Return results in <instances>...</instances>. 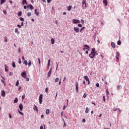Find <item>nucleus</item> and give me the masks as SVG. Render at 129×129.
I'll list each match as a JSON object with an SVG mask.
<instances>
[{
    "label": "nucleus",
    "instance_id": "nucleus-1",
    "mask_svg": "<svg viewBox=\"0 0 129 129\" xmlns=\"http://www.w3.org/2000/svg\"><path fill=\"white\" fill-rule=\"evenodd\" d=\"M96 55H98V53L95 51V48H93L92 49L91 53L89 54V57L91 58H93L94 57H95Z\"/></svg>",
    "mask_w": 129,
    "mask_h": 129
},
{
    "label": "nucleus",
    "instance_id": "nucleus-2",
    "mask_svg": "<svg viewBox=\"0 0 129 129\" xmlns=\"http://www.w3.org/2000/svg\"><path fill=\"white\" fill-rule=\"evenodd\" d=\"M39 104H42V102H43V94H40L39 97Z\"/></svg>",
    "mask_w": 129,
    "mask_h": 129
},
{
    "label": "nucleus",
    "instance_id": "nucleus-3",
    "mask_svg": "<svg viewBox=\"0 0 129 129\" xmlns=\"http://www.w3.org/2000/svg\"><path fill=\"white\" fill-rule=\"evenodd\" d=\"M85 47H86L87 48L85 47V48H84L83 50H84V51H85L86 54H88V50H89L88 49H89V46H88V45H85Z\"/></svg>",
    "mask_w": 129,
    "mask_h": 129
},
{
    "label": "nucleus",
    "instance_id": "nucleus-4",
    "mask_svg": "<svg viewBox=\"0 0 129 129\" xmlns=\"http://www.w3.org/2000/svg\"><path fill=\"white\" fill-rule=\"evenodd\" d=\"M84 79L86 80V81H88V84L89 85L90 84V81H89V79L87 76H84Z\"/></svg>",
    "mask_w": 129,
    "mask_h": 129
},
{
    "label": "nucleus",
    "instance_id": "nucleus-5",
    "mask_svg": "<svg viewBox=\"0 0 129 129\" xmlns=\"http://www.w3.org/2000/svg\"><path fill=\"white\" fill-rule=\"evenodd\" d=\"M21 76H22V77H23V78H24L25 79H26V78H27V72H24L22 73Z\"/></svg>",
    "mask_w": 129,
    "mask_h": 129
},
{
    "label": "nucleus",
    "instance_id": "nucleus-6",
    "mask_svg": "<svg viewBox=\"0 0 129 129\" xmlns=\"http://www.w3.org/2000/svg\"><path fill=\"white\" fill-rule=\"evenodd\" d=\"M80 21L79 20L73 19V24H80Z\"/></svg>",
    "mask_w": 129,
    "mask_h": 129
},
{
    "label": "nucleus",
    "instance_id": "nucleus-7",
    "mask_svg": "<svg viewBox=\"0 0 129 129\" xmlns=\"http://www.w3.org/2000/svg\"><path fill=\"white\" fill-rule=\"evenodd\" d=\"M119 55H120V54L119 52H117L116 54L115 58H116L117 61H118L119 60Z\"/></svg>",
    "mask_w": 129,
    "mask_h": 129
},
{
    "label": "nucleus",
    "instance_id": "nucleus-8",
    "mask_svg": "<svg viewBox=\"0 0 129 129\" xmlns=\"http://www.w3.org/2000/svg\"><path fill=\"white\" fill-rule=\"evenodd\" d=\"M1 95L3 97H5L6 96V92L5 91V90H2L1 91Z\"/></svg>",
    "mask_w": 129,
    "mask_h": 129
},
{
    "label": "nucleus",
    "instance_id": "nucleus-9",
    "mask_svg": "<svg viewBox=\"0 0 129 129\" xmlns=\"http://www.w3.org/2000/svg\"><path fill=\"white\" fill-rule=\"evenodd\" d=\"M76 90L77 92H79V91H78V82H76Z\"/></svg>",
    "mask_w": 129,
    "mask_h": 129
},
{
    "label": "nucleus",
    "instance_id": "nucleus-10",
    "mask_svg": "<svg viewBox=\"0 0 129 129\" xmlns=\"http://www.w3.org/2000/svg\"><path fill=\"white\" fill-rule=\"evenodd\" d=\"M74 30L75 32H76L77 33H79V28L77 27H74Z\"/></svg>",
    "mask_w": 129,
    "mask_h": 129
},
{
    "label": "nucleus",
    "instance_id": "nucleus-11",
    "mask_svg": "<svg viewBox=\"0 0 129 129\" xmlns=\"http://www.w3.org/2000/svg\"><path fill=\"white\" fill-rule=\"evenodd\" d=\"M51 73H52V69H50V71L48 73L47 77H50L51 76Z\"/></svg>",
    "mask_w": 129,
    "mask_h": 129
},
{
    "label": "nucleus",
    "instance_id": "nucleus-12",
    "mask_svg": "<svg viewBox=\"0 0 129 129\" xmlns=\"http://www.w3.org/2000/svg\"><path fill=\"white\" fill-rule=\"evenodd\" d=\"M2 78L3 80H1V82H2V83L4 84V86H6V82H5V80H6V79L4 77H2Z\"/></svg>",
    "mask_w": 129,
    "mask_h": 129
},
{
    "label": "nucleus",
    "instance_id": "nucleus-13",
    "mask_svg": "<svg viewBox=\"0 0 129 129\" xmlns=\"http://www.w3.org/2000/svg\"><path fill=\"white\" fill-rule=\"evenodd\" d=\"M19 107L20 110H21V111H22V110H23V104L20 103L19 106Z\"/></svg>",
    "mask_w": 129,
    "mask_h": 129
},
{
    "label": "nucleus",
    "instance_id": "nucleus-14",
    "mask_svg": "<svg viewBox=\"0 0 129 129\" xmlns=\"http://www.w3.org/2000/svg\"><path fill=\"white\" fill-rule=\"evenodd\" d=\"M82 5H83V6H84V5H85V7L87 8V6H86V0H83Z\"/></svg>",
    "mask_w": 129,
    "mask_h": 129
},
{
    "label": "nucleus",
    "instance_id": "nucleus-15",
    "mask_svg": "<svg viewBox=\"0 0 129 129\" xmlns=\"http://www.w3.org/2000/svg\"><path fill=\"white\" fill-rule=\"evenodd\" d=\"M111 46L112 48H115V43L114 42H111Z\"/></svg>",
    "mask_w": 129,
    "mask_h": 129
},
{
    "label": "nucleus",
    "instance_id": "nucleus-16",
    "mask_svg": "<svg viewBox=\"0 0 129 129\" xmlns=\"http://www.w3.org/2000/svg\"><path fill=\"white\" fill-rule=\"evenodd\" d=\"M34 13L36 15V16H39V12H38V10L35 9Z\"/></svg>",
    "mask_w": 129,
    "mask_h": 129
},
{
    "label": "nucleus",
    "instance_id": "nucleus-17",
    "mask_svg": "<svg viewBox=\"0 0 129 129\" xmlns=\"http://www.w3.org/2000/svg\"><path fill=\"white\" fill-rule=\"evenodd\" d=\"M103 4H104L105 6H107V0H103Z\"/></svg>",
    "mask_w": 129,
    "mask_h": 129
},
{
    "label": "nucleus",
    "instance_id": "nucleus-18",
    "mask_svg": "<svg viewBox=\"0 0 129 129\" xmlns=\"http://www.w3.org/2000/svg\"><path fill=\"white\" fill-rule=\"evenodd\" d=\"M72 9V6H69L68 7V11L69 12H70V11H71V9Z\"/></svg>",
    "mask_w": 129,
    "mask_h": 129
},
{
    "label": "nucleus",
    "instance_id": "nucleus-19",
    "mask_svg": "<svg viewBox=\"0 0 129 129\" xmlns=\"http://www.w3.org/2000/svg\"><path fill=\"white\" fill-rule=\"evenodd\" d=\"M33 109L34 110H36L37 111H38V107H37L36 105H34V107H33Z\"/></svg>",
    "mask_w": 129,
    "mask_h": 129
},
{
    "label": "nucleus",
    "instance_id": "nucleus-20",
    "mask_svg": "<svg viewBox=\"0 0 129 129\" xmlns=\"http://www.w3.org/2000/svg\"><path fill=\"white\" fill-rule=\"evenodd\" d=\"M51 43L52 45H53V44L55 43V40L53 39V38H51Z\"/></svg>",
    "mask_w": 129,
    "mask_h": 129
},
{
    "label": "nucleus",
    "instance_id": "nucleus-21",
    "mask_svg": "<svg viewBox=\"0 0 129 129\" xmlns=\"http://www.w3.org/2000/svg\"><path fill=\"white\" fill-rule=\"evenodd\" d=\"M28 66H31L32 65V61H31V60H28Z\"/></svg>",
    "mask_w": 129,
    "mask_h": 129
},
{
    "label": "nucleus",
    "instance_id": "nucleus-22",
    "mask_svg": "<svg viewBox=\"0 0 129 129\" xmlns=\"http://www.w3.org/2000/svg\"><path fill=\"white\" fill-rule=\"evenodd\" d=\"M15 33H17V34H20V31H19V30L17 28H16L15 29Z\"/></svg>",
    "mask_w": 129,
    "mask_h": 129
},
{
    "label": "nucleus",
    "instance_id": "nucleus-23",
    "mask_svg": "<svg viewBox=\"0 0 129 129\" xmlns=\"http://www.w3.org/2000/svg\"><path fill=\"white\" fill-rule=\"evenodd\" d=\"M22 3L23 5H27V0H23Z\"/></svg>",
    "mask_w": 129,
    "mask_h": 129
},
{
    "label": "nucleus",
    "instance_id": "nucleus-24",
    "mask_svg": "<svg viewBox=\"0 0 129 129\" xmlns=\"http://www.w3.org/2000/svg\"><path fill=\"white\" fill-rule=\"evenodd\" d=\"M45 113L46 114H48L50 113V110L49 109H46Z\"/></svg>",
    "mask_w": 129,
    "mask_h": 129
},
{
    "label": "nucleus",
    "instance_id": "nucleus-25",
    "mask_svg": "<svg viewBox=\"0 0 129 129\" xmlns=\"http://www.w3.org/2000/svg\"><path fill=\"white\" fill-rule=\"evenodd\" d=\"M18 101V98H16L14 100V103H17Z\"/></svg>",
    "mask_w": 129,
    "mask_h": 129
},
{
    "label": "nucleus",
    "instance_id": "nucleus-26",
    "mask_svg": "<svg viewBox=\"0 0 129 129\" xmlns=\"http://www.w3.org/2000/svg\"><path fill=\"white\" fill-rule=\"evenodd\" d=\"M6 0H1V5H3L6 3Z\"/></svg>",
    "mask_w": 129,
    "mask_h": 129
},
{
    "label": "nucleus",
    "instance_id": "nucleus-27",
    "mask_svg": "<svg viewBox=\"0 0 129 129\" xmlns=\"http://www.w3.org/2000/svg\"><path fill=\"white\" fill-rule=\"evenodd\" d=\"M12 66H13V68H16V63H15V61H13Z\"/></svg>",
    "mask_w": 129,
    "mask_h": 129
},
{
    "label": "nucleus",
    "instance_id": "nucleus-28",
    "mask_svg": "<svg viewBox=\"0 0 129 129\" xmlns=\"http://www.w3.org/2000/svg\"><path fill=\"white\" fill-rule=\"evenodd\" d=\"M23 64H25V65H26V66H27V65H28V61L24 60V61L23 62Z\"/></svg>",
    "mask_w": 129,
    "mask_h": 129
},
{
    "label": "nucleus",
    "instance_id": "nucleus-29",
    "mask_svg": "<svg viewBox=\"0 0 129 129\" xmlns=\"http://www.w3.org/2000/svg\"><path fill=\"white\" fill-rule=\"evenodd\" d=\"M89 111V109L88 108V107H87L86 108V110H85V112L86 113H88V111Z\"/></svg>",
    "mask_w": 129,
    "mask_h": 129
},
{
    "label": "nucleus",
    "instance_id": "nucleus-30",
    "mask_svg": "<svg viewBox=\"0 0 129 129\" xmlns=\"http://www.w3.org/2000/svg\"><path fill=\"white\" fill-rule=\"evenodd\" d=\"M29 7H30V10H34V7L32 6V5L30 4V5H29Z\"/></svg>",
    "mask_w": 129,
    "mask_h": 129
},
{
    "label": "nucleus",
    "instance_id": "nucleus-31",
    "mask_svg": "<svg viewBox=\"0 0 129 129\" xmlns=\"http://www.w3.org/2000/svg\"><path fill=\"white\" fill-rule=\"evenodd\" d=\"M117 45H119V46H120V45H121V41H120V40H118L117 41Z\"/></svg>",
    "mask_w": 129,
    "mask_h": 129
},
{
    "label": "nucleus",
    "instance_id": "nucleus-32",
    "mask_svg": "<svg viewBox=\"0 0 129 129\" xmlns=\"http://www.w3.org/2000/svg\"><path fill=\"white\" fill-rule=\"evenodd\" d=\"M31 15H32V14L31 13V12H28V13H27L28 17H31Z\"/></svg>",
    "mask_w": 129,
    "mask_h": 129
},
{
    "label": "nucleus",
    "instance_id": "nucleus-33",
    "mask_svg": "<svg viewBox=\"0 0 129 129\" xmlns=\"http://www.w3.org/2000/svg\"><path fill=\"white\" fill-rule=\"evenodd\" d=\"M18 112L20 114H21V115H24V113L21 112L20 110H18Z\"/></svg>",
    "mask_w": 129,
    "mask_h": 129
},
{
    "label": "nucleus",
    "instance_id": "nucleus-34",
    "mask_svg": "<svg viewBox=\"0 0 129 129\" xmlns=\"http://www.w3.org/2000/svg\"><path fill=\"white\" fill-rule=\"evenodd\" d=\"M87 96V94L86 93H84V95H83V97L84 98H86V97Z\"/></svg>",
    "mask_w": 129,
    "mask_h": 129
},
{
    "label": "nucleus",
    "instance_id": "nucleus-35",
    "mask_svg": "<svg viewBox=\"0 0 129 129\" xmlns=\"http://www.w3.org/2000/svg\"><path fill=\"white\" fill-rule=\"evenodd\" d=\"M25 97H26V95L25 94H24L23 95H22V100H24Z\"/></svg>",
    "mask_w": 129,
    "mask_h": 129
},
{
    "label": "nucleus",
    "instance_id": "nucleus-36",
    "mask_svg": "<svg viewBox=\"0 0 129 129\" xmlns=\"http://www.w3.org/2000/svg\"><path fill=\"white\" fill-rule=\"evenodd\" d=\"M106 92L107 95H108V94H109V91H108V89H107L106 90Z\"/></svg>",
    "mask_w": 129,
    "mask_h": 129
},
{
    "label": "nucleus",
    "instance_id": "nucleus-37",
    "mask_svg": "<svg viewBox=\"0 0 129 129\" xmlns=\"http://www.w3.org/2000/svg\"><path fill=\"white\" fill-rule=\"evenodd\" d=\"M58 81H59V78H56L55 79V82H58Z\"/></svg>",
    "mask_w": 129,
    "mask_h": 129
},
{
    "label": "nucleus",
    "instance_id": "nucleus-38",
    "mask_svg": "<svg viewBox=\"0 0 129 129\" xmlns=\"http://www.w3.org/2000/svg\"><path fill=\"white\" fill-rule=\"evenodd\" d=\"M22 16V12H20L18 13V16L21 17Z\"/></svg>",
    "mask_w": 129,
    "mask_h": 129
},
{
    "label": "nucleus",
    "instance_id": "nucleus-39",
    "mask_svg": "<svg viewBox=\"0 0 129 129\" xmlns=\"http://www.w3.org/2000/svg\"><path fill=\"white\" fill-rule=\"evenodd\" d=\"M20 21H22V22H24L25 21V19L24 18L21 17L20 19Z\"/></svg>",
    "mask_w": 129,
    "mask_h": 129
},
{
    "label": "nucleus",
    "instance_id": "nucleus-40",
    "mask_svg": "<svg viewBox=\"0 0 129 129\" xmlns=\"http://www.w3.org/2000/svg\"><path fill=\"white\" fill-rule=\"evenodd\" d=\"M84 29H85V27H82V28L80 29V32H82L83 30H84Z\"/></svg>",
    "mask_w": 129,
    "mask_h": 129
},
{
    "label": "nucleus",
    "instance_id": "nucleus-41",
    "mask_svg": "<svg viewBox=\"0 0 129 129\" xmlns=\"http://www.w3.org/2000/svg\"><path fill=\"white\" fill-rule=\"evenodd\" d=\"M16 86H19V81H17L16 83Z\"/></svg>",
    "mask_w": 129,
    "mask_h": 129
},
{
    "label": "nucleus",
    "instance_id": "nucleus-42",
    "mask_svg": "<svg viewBox=\"0 0 129 129\" xmlns=\"http://www.w3.org/2000/svg\"><path fill=\"white\" fill-rule=\"evenodd\" d=\"M103 99L104 102H105V96H103Z\"/></svg>",
    "mask_w": 129,
    "mask_h": 129
},
{
    "label": "nucleus",
    "instance_id": "nucleus-43",
    "mask_svg": "<svg viewBox=\"0 0 129 129\" xmlns=\"http://www.w3.org/2000/svg\"><path fill=\"white\" fill-rule=\"evenodd\" d=\"M120 87H121V86H120V85H118L117 87V89H119V88H120Z\"/></svg>",
    "mask_w": 129,
    "mask_h": 129
},
{
    "label": "nucleus",
    "instance_id": "nucleus-44",
    "mask_svg": "<svg viewBox=\"0 0 129 129\" xmlns=\"http://www.w3.org/2000/svg\"><path fill=\"white\" fill-rule=\"evenodd\" d=\"M19 64H21L22 63V61H21V58H19Z\"/></svg>",
    "mask_w": 129,
    "mask_h": 129
},
{
    "label": "nucleus",
    "instance_id": "nucleus-45",
    "mask_svg": "<svg viewBox=\"0 0 129 129\" xmlns=\"http://www.w3.org/2000/svg\"><path fill=\"white\" fill-rule=\"evenodd\" d=\"M5 39H6L5 40V42L7 43V42H8V39H7V36H6L5 37Z\"/></svg>",
    "mask_w": 129,
    "mask_h": 129
},
{
    "label": "nucleus",
    "instance_id": "nucleus-46",
    "mask_svg": "<svg viewBox=\"0 0 129 129\" xmlns=\"http://www.w3.org/2000/svg\"><path fill=\"white\" fill-rule=\"evenodd\" d=\"M45 92H46V93H48V88H45Z\"/></svg>",
    "mask_w": 129,
    "mask_h": 129
},
{
    "label": "nucleus",
    "instance_id": "nucleus-47",
    "mask_svg": "<svg viewBox=\"0 0 129 129\" xmlns=\"http://www.w3.org/2000/svg\"><path fill=\"white\" fill-rule=\"evenodd\" d=\"M81 23L82 24H84V21L83 20H81Z\"/></svg>",
    "mask_w": 129,
    "mask_h": 129
},
{
    "label": "nucleus",
    "instance_id": "nucleus-48",
    "mask_svg": "<svg viewBox=\"0 0 129 129\" xmlns=\"http://www.w3.org/2000/svg\"><path fill=\"white\" fill-rule=\"evenodd\" d=\"M96 86V87H99V83H97Z\"/></svg>",
    "mask_w": 129,
    "mask_h": 129
},
{
    "label": "nucleus",
    "instance_id": "nucleus-49",
    "mask_svg": "<svg viewBox=\"0 0 129 129\" xmlns=\"http://www.w3.org/2000/svg\"><path fill=\"white\" fill-rule=\"evenodd\" d=\"M78 27H79L80 28H81L82 27V25L81 24H78Z\"/></svg>",
    "mask_w": 129,
    "mask_h": 129
},
{
    "label": "nucleus",
    "instance_id": "nucleus-50",
    "mask_svg": "<svg viewBox=\"0 0 129 129\" xmlns=\"http://www.w3.org/2000/svg\"><path fill=\"white\" fill-rule=\"evenodd\" d=\"M25 79H26V81H29V80H30L29 79V78H26Z\"/></svg>",
    "mask_w": 129,
    "mask_h": 129
},
{
    "label": "nucleus",
    "instance_id": "nucleus-51",
    "mask_svg": "<svg viewBox=\"0 0 129 129\" xmlns=\"http://www.w3.org/2000/svg\"><path fill=\"white\" fill-rule=\"evenodd\" d=\"M12 75H13V72H10L9 74L10 76H12Z\"/></svg>",
    "mask_w": 129,
    "mask_h": 129
},
{
    "label": "nucleus",
    "instance_id": "nucleus-52",
    "mask_svg": "<svg viewBox=\"0 0 129 129\" xmlns=\"http://www.w3.org/2000/svg\"><path fill=\"white\" fill-rule=\"evenodd\" d=\"M47 1L48 4H49V3H51V2H52V0H47Z\"/></svg>",
    "mask_w": 129,
    "mask_h": 129
},
{
    "label": "nucleus",
    "instance_id": "nucleus-53",
    "mask_svg": "<svg viewBox=\"0 0 129 129\" xmlns=\"http://www.w3.org/2000/svg\"><path fill=\"white\" fill-rule=\"evenodd\" d=\"M82 121L83 122H85L86 121V120H85V119H83Z\"/></svg>",
    "mask_w": 129,
    "mask_h": 129
},
{
    "label": "nucleus",
    "instance_id": "nucleus-54",
    "mask_svg": "<svg viewBox=\"0 0 129 129\" xmlns=\"http://www.w3.org/2000/svg\"><path fill=\"white\" fill-rule=\"evenodd\" d=\"M83 84H84V85H85L86 84V82H85V81H83Z\"/></svg>",
    "mask_w": 129,
    "mask_h": 129
},
{
    "label": "nucleus",
    "instance_id": "nucleus-55",
    "mask_svg": "<svg viewBox=\"0 0 129 129\" xmlns=\"http://www.w3.org/2000/svg\"><path fill=\"white\" fill-rule=\"evenodd\" d=\"M17 27H18V28H22V27L21 26V25L18 24L17 25Z\"/></svg>",
    "mask_w": 129,
    "mask_h": 129
},
{
    "label": "nucleus",
    "instance_id": "nucleus-56",
    "mask_svg": "<svg viewBox=\"0 0 129 129\" xmlns=\"http://www.w3.org/2000/svg\"><path fill=\"white\" fill-rule=\"evenodd\" d=\"M22 88L21 87V86H20L19 88H18V90H19V91H20V90H21V89Z\"/></svg>",
    "mask_w": 129,
    "mask_h": 129
},
{
    "label": "nucleus",
    "instance_id": "nucleus-57",
    "mask_svg": "<svg viewBox=\"0 0 129 129\" xmlns=\"http://www.w3.org/2000/svg\"><path fill=\"white\" fill-rule=\"evenodd\" d=\"M9 115L10 118H12V115L10 113H9Z\"/></svg>",
    "mask_w": 129,
    "mask_h": 129
},
{
    "label": "nucleus",
    "instance_id": "nucleus-58",
    "mask_svg": "<svg viewBox=\"0 0 129 129\" xmlns=\"http://www.w3.org/2000/svg\"><path fill=\"white\" fill-rule=\"evenodd\" d=\"M58 84L59 85H61V80H59Z\"/></svg>",
    "mask_w": 129,
    "mask_h": 129
},
{
    "label": "nucleus",
    "instance_id": "nucleus-59",
    "mask_svg": "<svg viewBox=\"0 0 129 129\" xmlns=\"http://www.w3.org/2000/svg\"><path fill=\"white\" fill-rule=\"evenodd\" d=\"M22 60H23V61H24V60H25V57L22 56Z\"/></svg>",
    "mask_w": 129,
    "mask_h": 129
},
{
    "label": "nucleus",
    "instance_id": "nucleus-60",
    "mask_svg": "<svg viewBox=\"0 0 129 129\" xmlns=\"http://www.w3.org/2000/svg\"><path fill=\"white\" fill-rule=\"evenodd\" d=\"M24 9L25 10H26V9H27V6H24Z\"/></svg>",
    "mask_w": 129,
    "mask_h": 129
},
{
    "label": "nucleus",
    "instance_id": "nucleus-61",
    "mask_svg": "<svg viewBox=\"0 0 129 129\" xmlns=\"http://www.w3.org/2000/svg\"><path fill=\"white\" fill-rule=\"evenodd\" d=\"M40 129H43V126H41L40 127Z\"/></svg>",
    "mask_w": 129,
    "mask_h": 129
},
{
    "label": "nucleus",
    "instance_id": "nucleus-62",
    "mask_svg": "<svg viewBox=\"0 0 129 129\" xmlns=\"http://www.w3.org/2000/svg\"><path fill=\"white\" fill-rule=\"evenodd\" d=\"M21 26H24V22H22L21 23Z\"/></svg>",
    "mask_w": 129,
    "mask_h": 129
},
{
    "label": "nucleus",
    "instance_id": "nucleus-63",
    "mask_svg": "<svg viewBox=\"0 0 129 129\" xmlns=\"http://www.w3.org/2000/svg\"><path fill=\"white\" fill-rule=\"evenodd\" d=\"M50 62H51V60L49 59L48 61V63H49V64L50 63Z\"/></svg>",
    "mask_w": 129,
    "mask_h": 129
},
{
    "label": "nucleus",
    "instance_id": "nucleus-64",
    "mask_svg": "<svg viewBox=\"0 0 129 129\" xmlns=\"http://www.w3.org/2000/svg\"><path fill=\"white\" fill-rule=\"evenodd\" d=\"M50 65H51L50 63H48V64H47L48 67H49Z\"/></svg>",
    "mask_w": 129,
    "mask_h": 129
}]
</instances>
